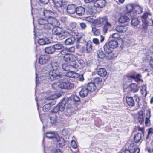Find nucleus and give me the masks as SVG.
I'll return each instance as SVG.
<instances>
[{
	"label": "nucleus",
	"mask_w": 153,
	"mask_h": 153,
	"mask_svg": "<svg viewBox=\"0 0 153 153\" xmlns=\"http://www.w3.org/2000/svg\"><path fill=\"white\" fill-rule=\"evenodd\" d=\"M97 74L100 76L103 77L107 75V72L105 69L100 68L97 71Z\"/></svg>",
	"instance_id": "obj_23"
},
{
	"label": "nucleus",
	"mask_w": 153,
	"mask_h": 153,
	"mask_svg": "<svg viewBox=\"0 0 153 153\" xmlns=\"http://www.w3.org/2000/svg\"><path fill=\"white\" fill-rule=\"evenodd\" d=\"M50 59V57L47 55H42L40 56L39 59V63L41 65L45 64Z\"/></svg>",
	"instance_id": "obj_5"
},
{
	"label": "nucleus",
	"mask_w": 153,
	"mask_h": 153,
	"mask_svg": "<svg viewBox=\"0 0 153 153\" xmlns=\"http://www.w3.org/2000/svg\"><path fill=\"white\" fill-rule=\"evenodd\" d=\"M58 135L54 131H51L46 133V137L50 139H53L55 140Z\"/></svg>",
	"instance_id": "obj_12"
},
{
	"label": "nucleus",
	"mask_w": 153,
	"mask_h": 153,
	"mask_svg": "<svg viewBox=\"0 0 153 153\" xmlns=\"http://www.w3.org/2000/svg\"><path fill=\"white\" fill-rule=\"evenodd\" d=\"M59 111H63L65 108V104L64 101L57 105Z\"/></svg>",
	"instance_id": "obj_41"
},
{
	"label": "nucleus",
	"mask_w": 153,
	"mask_h": 153,
	"mask_svg": "<svg viewBox=\"0 0 153 153\" xmlns=\"http://www.w3.org/2000/svg\"><path fill=\"white\" fill-rule=\"evenodd\" d=\"M59 111V110L57 105L53 108V110L51 111L52 113H57Z\"/></svg>",
	"instance_id": "obj_57"
},
{
	"label": "nucleus",
	"mask_w": 153,
	"mask_h": 153,
	"mask_svg": "<svg viewBox=\"0 0 153 153\" xmlns=\"http://www.w3.org/2000/svg\"><path fill=\"white\" fill-rule=\"evenodd\" d=\"M146 117L148 118H150L151 117V114H150V111L149 110H146Z\"/></svg>",
	"instance_id": "obj_60"
},
{
	"label": "nucleus",
	"mask_w": 153,
	"mask_h": 153,
	"mask_svg": "<svg viewBox=\"0 0 153 153\" xmlns=\"http://www.w3.org/2000/svg\"><path fill=\"white\" fill-rule=\"evenodd\" d=\"M76 74L73 71H69L67 72L65 74V76L68 77L75 78V75Z\"/></svg>",
	"instance_id": "obj_43"
},
{
	"label": "nucleus",
	"mask_w": 153,
	"mask_h": 153,
	"mask_svg": "<svg viewBox=\"0 0 153 153\" xmlns=\"http://www.w3.org/2000/svg\"><path fill=\"white\" fill-rule=\"evenodd\" d=\"M151 16V14L149 13L146 12L142 16V20L143 22H148L150 20L149 18Z\"/></svg>",
	"instance_id": "obj_20"
},
{
	"label": "nucleus",
	"mask_w": 153,
	"mask_h": 153,
	"mask_svg": "<svg viewBox=\"0 0 153 153\" xmlns=\"http://www.w3.org/2000/svg\"><path fill=\"white\" fill-rule=\"evenodd\" d=\"M50 70L48 73L50 79L53 81L58 79L61 77V75L57 71L59 68V64L57 62H52L50 65Z\"/></svg>",
	"instance_id": "obj_2"
},
{
	"label": "nucleus",
	"mask_w": 153,
	"mask_h": 153,
	"mask_svg": "<svg viewBox=\"0 0 153 153\" xmlns=\"http://www.w3.org/2000/svg\"><path fill=\"white\" fill-rule=\"evenodd\" d=\"M74 87V85L73 83L68 81L67 82L66 85V86H65V89H72Z\"/></svg>",
	"instance_id": "obj_48"
},
{
	"label": "nucleus",
	"mask_w": 153,
	"mask_h": 153,
	"mask_svg": "<svg viewBox=\"0 0 153 153\" xmlns=\"http://www.w3.org/2000/svg\"><path fill=\"white\" fill-rule=\"evenodd\" d=\"M141 76L140 74H137L135 76L134 75H132L128 76L127 78L129 80H131V79H134L136 82L141 81L143 82V80L140 79Z\"/></svg>",
	"instance_id": "obj_15"
},
{
	"label": "nucleus",
	"mask_w": 153,
	"mask_h": 153,
	"mask_svg": "<svg viewBox=\"0 0 153 153\" xmlns=\"http://www.w3.org/2000/svg\"><path fill=\"white\" fill-rule=\"evenodd\" d=\"M50 107V105L47 104L43 107V110L44 111H46L48 110Z\"/></svg>",
	"instance_id": "obj_53"
},
{
	"label": "nucleus",
	"mask_w": 153,
	"mask_h": 153,
	"mask_svg": "<svg viewBox=\"0 0 153 153\" xmlns=\"http://www.w3.org/2000/svg\"><path fill=\"white\" fill-rule=\"evenodd\" d=\"M144 134L139 133H137L134 134V142L137 143L139 142H141L142 139L143 137Z\"/></svg>",
	"instance_id": "obj_9"
},
{
	"label": "nucleus",
	"mask_w": 153,
	"mask_h": 153,
	"mask_svg": "<svg viewBox=\"0 0 153 153\" xmlns=\"http://www.w3.org/2000/svg\"><path fill=\"white\" fill-rule=\"evenodd\" d=\"M150 118L146 117L145 119V124L147 126H148L149 124L150 120L149 119Z\"/></svg>",
	"instance_id": "obj_62"
},
{
	"label": "nucleus",
	"mask_w": 153,
	"mask_h": 153,
	"mask_svg": "<svg viewBox=\"0 0 153 153\" xmlns=\"http://www.w3.org/2000/svg\"><path fill=\"white\" fill-rule=\"evenodd\" d=\"M38 42L39 45H43L48 44L49 42V41L47 38L40 39H39Z\"/></svg>",
	"instance_id": "obj_38"
},
{
	"label": "nucleus",
	"mask_w": 153,
	"mask_h": 153,
	"mask_svg": "<svg viewBox=\"0 0 153 153\" xmlns=\"http://www.w3.org/2000/svg\"><path fill=\"white\" fill-rule=\"evenodd\" d=\"M74 100L76 102L79 101L80 100L79 97L76 95H74L73 97Z\"/></svg>",
	"instance_id": "obj_59"
},
{
	"label": "nucleus",
	"mask_w": 153,
	"mask_h": 153,
	"mask_svg": "<svg viewBox=\"0 0 153 153\" xmlns=\"http://www.w3.org/2000/svg\"><path fill=\"white\" fill-rule=\"evenodd\" d=\"M68 131L67 130L63 129L62 131V134L63 135L66 136L68 134Z\"/></svg>",
	"instance_id": "obj_56"
},
{
	"label": "nucleus",
	"mask_w": 153,
	"mask_h": 153,
	"mask_svg": "<svg viewBox=\"0 0 153 153\" xmlns=\"http://www.w3.org/2000/svg\"><path fill=\"white\" fill-rule=\"evenodd\" d=\"M88 93V90L87 88H82L79 92L80 96L82 97L87 96Z\"/></svg>",
	"instance_id": "obj_24"
},
{
	"label": "nucleus",
	"mask_w": 153,
	"mask_h": 153,
	"mask_svg": "<svg viewBox=\"0 0 153 153\" xmlns=\"http://www.w3.org/2000/svg\"><path fill=\"white\" fill-rule=\"evenodd\" d=\"M146 85H143L141 87V88L140 91L142 94L145 97L146 95Z\"/></svg>",
	"instance_id": "obj_40"
},
{
	"label": "nucleus",
	"mask_w": 153,
	"mask_h": 153,
	"mask_svg": "<svg viewBox=\"0 0 153 153\" xmlns=\"http://www.w3.org/2000/svg\"><path fill=\"white\" fill-rule=\"evenodd\" d=\"M45 50V52L48 54L53 53L55 51V49L53 47V45L51 46L46 47Z\"/></svg>",
	"instance_id": "obj_32"
},
{
	"label": "nucleus",
	"mask_w": 153,
	"mask_h": 153,
	"mask_svg": "<svg viewBox=\"0 0 153 153\" xmlns=\"http://www.w3.org/2000/svg\"><path fill=\"white\" fill-rule=\"evenodd\" d=\"M54 5L57 7H61L62 5V0H53Z\"/></svg>",
	"instance_id": "obj_37"
},
{
	"label": "nucleus",
	"mask_w": 153,
	"mask_h": 153,
	"mask_svg": "<svg viewBox=\"0 0 153 153\" xmlns=\"http://www.w3.org/2000/svg\"><path fill=\"white\" fill-rule=\"evenodd\" d=\"M67 51L69 52H73L75 50V48L74 47H71L68 49H67Z\"/></svg>",
	"instance_id": "obj_63"
},
{
	"label": "nucleus",
	"mask_w": 153,
	"mask_h": 153,
	"mask_svg": "<svg viewBox=\"0 0 153 153\" xmlns=\"http://www.w3.org/2000/svg\"><path fill=\"white\" fill-rule=\"evenodd\" d=\"M71 145L72 147L74 149H75L77 148V145L75 141L73 140H72L71 141Z\"/></svg>",
	"instance_id": "obj_52"
},
{
	"label": "nucleus",
	"mask_w": 153,
	"mask_h": 153,
	"mask_svg": "<svg viewBox=\"0 0 153 153\" xmlns=\"http://www.w3.org/2000/svg\"><path fill=\"white\" fill-rule=\"evenodd\" d=\"M108 44L111 48L114 49L117 48L118 46V43L117 41L115 40H113L110 41Z\"/></svg>",
	"instance_id": "obj_26"
},
{
	"label": "nucleus",
	"mask_w": 153,
	"mask_h": 153,
	"mask_svg": "<svg viewBox=\"0 0 153 153\" xmlns=\"http://www.w3.org/2000/svg\"><path fill=\"white\" fill-rule=\"evenodd\" d=\"M120 35L118 33H115L113 34L111 36V37L114 39H118L120 37Z\"/></svg>",
	"instance_id": "obj_54"
},
{
	"label": "nucleus",
	"mask_w": 153,
	"mask_h": 153,
	"mask_svg": "<svg viewBox=\"0 0 153 153\" xmlns=\"http://www.w3.org/2000/svg\"><path fill=\"white\" fill-rule=\"evenodd\" d=\"M104 49L105 52L107 54H110L112 52V48H111L108 44H105L104 46Z\"/></svg>",
	"instance_id": "obj_36"
},
{
	"label": "nucleus",
	"mask_w": 153,
	"mask_h": 153,
	"mask_svg": "<svg viewBox=\"0 0 153 153\" xmlns=\"http://www.w3.org/2000/svg\"><path fill=\"white\" fill-rule=\"evenodd\" d=\"M92 49V45L91 42L88 41L86 44V51L87 53L91 52Z\"/></svg>",
	"instance_id": "obj_31"
},
{
	"label": "nucleus",
	"mask_w": 153,
	"mask_h": 153,
	"mask_svg": "<svg viewBox=\"0 0 153 153\" xmlns=\"http://www.w3.org/2000/svg\"><path fill=\"white\" fill-rule=\"evenodd\" d=\"M63 60L67 62H75L77 60V56L71 54L66 53L63 57Z\"/></svg>",
	"instance_id": "obj_3"
},
{
	"label": "nucleus",
	"mask_w": 153,
	"mask_h": 153,
	"mask_svg": "<svg viewBox=\"0 0 153 153\" xmlns=\"http://www.w3.org/2000/svg\"><path fill=\"white\" fill-rule=\"evenodd\" d=\"M55 27L53 28L52 30V33L54 35L60 36L61 33L63 31V29L58 26H55Z\"/></svg>",
	"instance_id": "obj_7"
},
{
	"label": "nucleus",
	"mask_w": 153,
	"mask_h": 153,
	"mask_svg": "<svg viewBox=\"0 0 153 153\" xmlns=\"http://www.w3.org/2000/svg\"><path fill=\"white\" fill-rule=\"evenodd\" d=\"M98 56L100 58H102L105 56V54L102 51H99L97 53Z\"/></svg>",
	"instance_id": "obj_50"
},
{
	"label": "nucleus",
	"mask_w": 153,
	"mask_h": 153,
	"mask_svg": "<svg viewBox=\"0 0 153 153\" xmlns=\"http://www.w3.org/2000/svg\"><path fill=\"white\" fill-rule=\"evenodd\" d=\"M69 33L67 31H65L63 29V31L62 33H61V35L59 36V39L60 40L65 38L66 37L68 36L69 35Z\"/></svg>",
	"instance_id": "obj_42"
},
{
	"label": "nucleus",
	"mask_w": 153,
	"mask_h": 153,
	"mask_svg": "<svg viewBox=\"0 0 153 153\" xmlns=\"http://www.w3.org/2000/svg\"><path fill=\"white\" fill-rule=\"evenodd\" d=\"M94 83L96 85L97 90L100 89L103 85L102 79L99 77H96L94 79Z\"/></svg>",
	"instance_id": "obj_6"
},
{
	"label": "nucleus",
	"mask_w": 153,
	"mask_h": 153,
	"mask_svg": "<svg viewBox=\"0 0 153 153\" xmlns=\"http://www.w3.org/2000/svg\"><path fill=\"white\" fill-rule=\"evenodd\" d=\"M128 88L130 89L131 92H137L138 90V88L137 86V85L134 83L131 84L128 86Z\"/></svg>",
	"instance_id": "obj_21"
},
{
	"label": "nucleus",
	"mask_w": 153,
	"mask_h": 153,
	"mask_svg": "<svg viewBox=\"0 0 153 153\" xmlns=\"http://www.w3.org/2000/svg\"><path fill=\"white\" fill-rule=\"evenodd\" d=\"M153 133V129L152 128H149L148 129V131L147 135L146 138V139L148 138L149 137L150 135H151Z\"/></svg>",
	"instance_id": "obj_51"
},
{
	"label": "nucleus",
	"mask_w": 153,
	"mask_h": 153,
	"mask_svg": "<svg viewBox=\"0 0 153 153\" xmlns=\"http://www.w3.org/2000/svg\"><path fill=\"white\" fill-rule=\"evenodd\" d=\"M44 16L47 18V19L40 18L38 19L39 24L41 27L45 29H49L53 26H58L60 25V22L56 18L52 16L56 15L55 11L45 9L43 11Z\"/></svg>",
	"instance_id": "obj_1"
},
{
	"label": "nucleus",
	"mask_w": 153,
	"mask_h": 153,
	"mask_svg": "<svg viewBox=\"0 0 153 153\" xmlns=\"http://www.w3.org/2000/svg\"><path fill=\"white\" fill-rule=\"evenodd\" d=\"M60 96V94H52L50 96L47 98L46 99H45V100H54L56 98H58Z\"/></svg>",
	"instance_id": "obj_35"
},
{
	"label": "nucleus",
	"mask_w": 153,
	"mask_h": 153,
	"mask_svg": "<svg viewBox=\"0 0 153 153\" xmlns=\"http://www.w3.org/2000/svg\"><path fill=\"white\" fill-rule=\"evenodd\" d=\"M77 62H75L74 68L77 67L79 69H82L85 66V63L82 60H77Z\"/></svg>",
	"instance_id": "obj_17"
},
{
	"label": "nucleus",
	"mask_w": 153,
	"mask_h": 153,
	"mask_svg": "<svg viewBox=\"0 0 153 153\" xmlns=\"http://www.w3.org/2000/svg\"><path fill=\"white\" fill-rule=\"evenodd\" d=\"M139 21L137 19H132L131 21V24L132 26L136 27L138 25Z\"/></svg>",
	"instance_id": "obj_47"
},
{
	"label": "nucleus",
	"mask_w": 153,
	"mask_h": 153,
	"mask_svg": "<svg viewBox=\"0 0 153 153\" xmlns=\"http://www.w3.org/2000/svg\"><path fill=\"white\" fill-rule=\"evenodd\" d=\"M92 42L96 45H98L99 43V39L97 38H93L92 39Z\"/></svg>",
	"instance_id": "obj_55"
},
{
	"label": "nucleus",
	"mask_w": 153,
	"mask_h": 153,
	"mask_svg": "<svg viewBox=\"0 0 153 153\" xmlns=\"http://www.w3.org/2000/svg\"><path fill=\"white\" fill-rule=\"evenodd\" d=\"M126 101L129 106H133L134 105V102L132 98L127 96L126 97Z\"/></svg>",
	"instance_id": "obj_28"
},
{
	"label": "nucleus",
	"mask_w": 153,
	"mask_h": 153,
	"mask_svg": "<svg viewBox=\"0 0 153 153\" xmlns=\"http://www.w3.org/2000/svg\"><path fill=\"white\" fill-rule=\"evenodd\" d=\"M86 12L88 14H92L94 13V10L92 7L91 5H88L86 7Z\"/></svg>",
	"instance_id": "obj_39"
},
{
	"label": "nucleus",
	"mask_w": 153,
	"mask_h": 153,
	"mask_svg": "<svg viewBox=\"0 0 153 153\" xmlns=\"http://www.w3.org/2000/svg\"><path fill=\"white\" fill-rule=\"evenodd\" d=\"M106 4V2L105 0H97L94 3V6L98 8H102L104 7Z\"/></svg>",
	"instance_id": "obj_8"
},
{
	"label": "nucleus",
	"mask_w": 153,
	"mask_h": 153,
	"mask_svg": "<svg viewBox=\"0 0 153 153\" xmlns=\"http://www.w3.org/2000/svg\"><path fill=\"white\" fill-rule=\"evenodd\" d=\"M87 88L90 91L93 92L96 90H97L96 85L94 82H90L87 85Z\"/></svg>",
	"instance_id": "obj_16"
},
{
	"label": "nucleus",
	"mask_w": 153,
	"mask_h": 153,
	"mask_svg": "<svg viewBox=\"0 0 153 153\" xmlns=\"http://www.w3.org/2000/svg\"><path fill=\"white\" fill-rule=\"evenodd\" d=\"M126 9L127 12L130 14L131 18L135 16L134 5L132 4H128L126 6Z\"/></svg>",
	"instance_id": "obj_4"
},
{
	"label": "nucleus",
	"mask_w": 153,
	"mask_h": 153,
	"mask_svg": "<svg viewBox=\"0 0 153 153\" xmlns=\"http://www.w3.org/2000/svg\"><path fill=\"white\" fill-rule=\"evenodd\" d=\"M69 25L72 28H75L76 26V24L75 22H72L70 23Z\"/></svg>",
	"instance_id": "obj_58"
},
{
	"label": "nucleus",
	"mask_w": 153,
	"mask_h": 153,
	"mask_svg": "<svg viewBox=\"0 0 153 153\" xmlns=\"http://www.w3.org/2000/svg\"><path fill=\"white\" fill-rule=\"evenodd\" d=\"M128 13L125 15L122 16L120 17L118 20V21L120 23H124L128 22L129 20V17L128 16Z\"/></svg>",
	"instance_id": "obj_19"
},
{
	"label": "nucleus",
	"mask_w": 153,
	"mask_h": 153,
	"mask_svg": "<svg viewBox=\"0 0 153 153\" xmlns=\"http://www.w3.org/2000/svg\"><path fill=\"white\" fill-rule=\"evenodd\" d=\"M87 20L89 22L95 24L96 20V17L95 16H91L87 18Z\"/></svg>",
	"instance_id": "obj_46"
},
{
	"label": "nucleus",
	"mask_w": 153,
	"mask_h": 153,
	"mask_svg": "<svg viewBox=\"0 0 153 153\" xmlns=\"http://www.w3.org/2000/svg\"><path fill=\"white\" fill-rule=\"evenodd\" d=\"M104 25V26L102 31L104 33H106L107 32L108 29L111 28L112 25L111 23L108 22L107 17Z\"/></svg>",
	"instance_id": "obj_10"
},
{
	"label": "nucleus",
	"mask_w": 153,
	"mask_h": 153,
	"mask_svg": "<svg viewBox=\"0 0 153 153\" xmlns=\"http://www.w3.org/2000/svg\"><path fill=\"white\" fill-rule=\"evenodd\" d=\"M107 17H104L102 18H100L96 19L95 24L99 25L102 24H104V23Z\"/></svg>",
	"instance_id": "obj_29"
},
{
	"label": "nucleus",
	"mask_w": 153,
	"mask_h": 153,
	"mask_svg": "<svg viewBox=\"0 0 153 153\" xmlns=\"http://www.w3.org/2000/svg\"><path fill=\"white\" fill-rule=\"evenodd\" d=\"M76 13L79 16H82L84 14L85 12V9L82 7H78L76 9Z\"/></svg>",
	"instance_id": "obj_25"
},
{
	"label": "nucleus",
	"mask_w": 153,
	"mask_h": 153,
	"mask_svg": "<svg viewBox=\"0 0 153 153\" xmlns=\"http://www.w3.org/2000/svg\"><path fill=\"white\" fill-rule=\"evenodd\" d=\"M137 119L140 124H142L144 121V117L143 116V112L142 111H139L136 115Z\"/></svg>",
	"instance_id": "obj_18"
},
{
	"label": "nucleus",
	"mask_w": 153,
	"mask_h": 153,
	"mask_svg": "<svg viewBox=\"0 0 153 153\" xmlns=\"http://www.w3.org/2000/svg\"><path fill=\"white\" fill-rule=\"evenodd\" d=\"M75 41V38L71 37L66 39L65 41V43L67 45H71L73 44Z\"/></svg>",
	"instance_id": "obj_30"
},
{
	"label": "nucleus",
	"mask_w": 153,
	"mask_h": 153,
	"mask_svg": "<svg viewBox=\"0 0 153 153\" xmlns=\"http://www.w3.org/2000/svg\"><path fill=\"white\" fill-rule=\"evenodd\" d=\"M62 68L65 70L67 71L69 70V67L68 66V64L67 63H63L62 65Z\"/></svg>",
	"instance_id": "obj_49"
},
{
	"label": "nucleus",
	"mask_w": 153,
	"mask_h": 153,
	"mask_svg": "<svg viewBox=\"0 0 153 153\" xmlns=\"http://www.w3.org/2000/svg\"><path fill=\"white\" fill-rule=\"evenodd\" d=\"M57 119L56 116L54 114H52L50 117V119L51 123L53 124L56 123Z\"/></svg>",
	"instance_id": "obj_44"
},
{
	"label": "nucleus",
	"mask_w": 153,
	"mask_h": 153,
	"mask_svg": "<svg viewBox=\"0 0 153 153\" xmlns=\"http://www.w3.org/2000/svg\"><path fill=\"white\" fill-rule=\"evenodd\" d=\"M143 8L141 6L139 5H134V11L135 12V16L136 13L140 14L142 13Z\"/></svg>",
	"instance_id": "obj_33"
},
{
	"label": "nucleus",
	"mask_w": 153,
	"mask_h": 153,
	"mask_svg": "<svg viewBox=\"0 0 153 153\" xmlns=\"http://www.w3.org/2000/svg\"><path fill=\"white\" fill-rule=\"evenodd\" d=\"M55 140L57 142L58 144L60 147H62L65 144L64 139L62 137H60L58 135Z\"/></svg>",
	"instance_id": "obj_22"
},
{
	"label": "nucleus",
	"mask_w": 153,
	"mask_h": 153,
	"mask_svg": "<svg viewBox=\"0 0 153 153\" xmlns=\"http://www.w3.org/2000/svg\"><path fill=\"white\" fill-rule=\"evenodd\" d=\"M129 150L130 153H139L140 149L138 147L134 144L133 143L130 145Z\"/></svg>",
	"instance_id": "obj_11"
},
{
	"label": "nucleus",
	"mask_w": 153,
	"mask_h": 153,
	"mask_svg": "<svg viewBox=\"0 0 153 153\" xmlns=\"http://www.w3.org/2000/svg\"><path fill=\"white\" fill-rule=\"evenodd\" d=\"M80 25L81 27L83 29H84L86 27V25L85 23H80Z\"/></svg>",
	"instance_id": "obj_61"
},
{
	"label": "nucleus",
	"mask_w": 153,
	"mask_h": 153,
	"mask_svg": "<svg viewBox=\"0 0 153 153\" xmlns=\"http://www.w3.org/2000/svg\"><path fill=\"white\" fill-rule=\"evenodd\" d=\"M67 82L64 80H60L59 84H58V87L61 89H65Z\"/></svg>",
	"instance_id": "obj_34"
},
{
	"label": "nucleus",
	"mask_w": 153,
	"mask_h": 153,
	"mask_svg": "<svg viewBox=\"0 0 153 153\" xmlns=\"http://www.w3.org/2000/svg\"><path fill=\"white\" fill-rule=\"evenodd\" d=\"M53 47L55 50H59L63 49L64 46L61 43H58L53 45Z\"/></svg>",
	"instance_id": "obj_45"
},
{
	"label": "nucleus",
	"mask_w": 153,
	"mask_h": 153,
	"mask_svg": "<svg viewBox=\"0 0 153 153\" xmlns=\"http://www.w3.org/2000/svg\"><path fill=\"white\" fill-rule=\"evenodd\" d=\"M67 51V50L66 49H63L62 50L60 51V53H61L62 54V55H64H64H65V54H66V53H67L66 52V51Z\"/></svg>",
	"instance_id": "obj_64"
},
{
	"label": "nucleus",
	"mask_w": 153,
	"mask_h": 153,
	"mask_svg": "<svg viewBox=\"0 0 153 153\" xmlns=\"http://www.w3.org/2000/svg\"><path fill=\"white\" fill-rule=\"evenodd\" d=\"M127 27L126 26H120L116 27V30L117 32L120 33H124L127 30Z\"/></svg>",
	"instance_id": "obj_27"
},
{
	"label": "nucleus",
	"mask_w": 153,
	"mask_h": 153,
	"mask_svg": "<svg viewBox=\"0 0 153 153\" xmlns=\"http://www.w3.org/2000/svg\"><path fill=\"white\" fill-rule=\"evenodd\" d=\"M76 6L73 4L69 5L67 8V13L69 14H72L76 11Z\"/></svg>",
	"instance_id": "obj_14"
},
{
	"label": "nucleus",
	"mask_w": 153,
	"mask_h": 153,
	"mask_svg": "<svg viewBox=\"0 0 153 153\" xmlns=\"http://www.w3.org/2000/svg\"><path fill=\"white\" fill-rule=\"evenodd\" d=\"M143 23L142 27L141 29V35H143L146 32L147 30L148 26H150L149 25L150 24L149 20L148 22H144Z\"/></svg>",
	"instance_id": "obj_13"
}]
</instances>
